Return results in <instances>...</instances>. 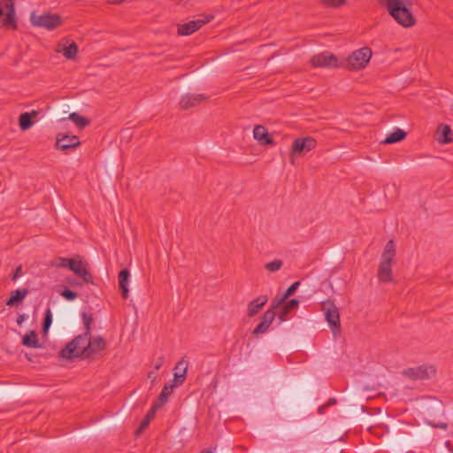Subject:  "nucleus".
Returning a JSON list of instances; mask_svg holds the SVG:
<instances>
[{
  "mask_svg": "<svg viewBox=\"0 0 453 453\" xmlns=\"http://www.w3.org/2000/svg\"><path fill=\"white\" fill-rule=\"evenodd\" d=\"M389 15L403 27L415 26L417 19L412 12V0H380Z\"/></svg>",
  "mask_w": 453,
  "mask_h": 453,
  "instance_id": "1",
  "label": "nucleus"
},
{
  "mask_svg": "<svg viewBox=\"0 0 453 453\" xmlns=\"http://www.w3.org/2000/svg\"><path fill=\"white\" fill-rule=\"evenodd\" d=\"M88 336L80 334L69 342L65 348L59 352V357L72 360L75 357L82 359L89 358L88 349L87 344L88 342Z\"/></svg>",
  "mask_w": 453,
  "mask_h": 453,
  "instance_id": "2",
  "label": "nucleus"
},
{
  "mask_svg": "<svg viewBox=\"0 0 453 453\" xmlns=\"http://www.w3.org/2000/svg\"><path fill=\"white\" fill-rule=\"evenodd\" d=\"M372 54V50L369 47H363L355 50L347 58L346 67L349 71L364 69L369 63Z\"/></svg>",
  "mask_w": 453,
  "mask_h": 453,
  "instance_id": "3",
  "label": "nucleus"
},
{
  "mask_svg": "<svg viewBox=\"0 0 453 453\" xmlns=\"http://www.w3.org/2000/svg\"><path fill=\"white\" fill-rule=\"evenodd\" d=\"M30 21L34 27H42L47 30H54L62 24V19L59 15L50 12L37 15L33 12L30 16Z\"/></svg>",
  "mask_w": 453,
  "mask_h": 453,
  "instance_id": "4",
  "label": "nucleus"
},
{
  "mask_svg": "<svg viewBox=\"0 0 453 453\" xmlns=\"http://www.w3.org/2000/svg\"><path fill=\"white\" fill-rule=\"evenodd\" d=\"M317 146V141L311 136H306L302 138H296L293 141L292 148L289 153L290 163L295 165V160L315 149Z\"/></svg>",
  "mask_w": 453,
  "mask_h": 453,
  "instance_id": "5",
  "label": "nucleus"
},
{
  "mask_svg": "<svg viewBox=\"0 0 453 453\" xmlns=\"http://www.w3.org/2000/svg\"><path fill=\"white\" fill-rule=\"evenodd\" d=\"M322 310L325 312V319L329 324V326L335 335L341 331V321L339 309L335 306L334 302L327 299L321 303Z\"/></svg>",
  "mask_w": 453,
  "mask_h": 453,
  "instance_id": "6",
  "label": "nucleus"
},
{
  "mask_svg": "<svg viewBox=\"0 0 453 453\" xmlns=\"http://www.w3.org/2000/svg\"><path fill=\"white\" fill-rule=\"evenodd\" d=\"M0 26L17 28L14 4L12 0L0 2Z\"/></svg>",
  "mask_w": 453,
  "mask_h": 453,
  "instance_id": "7",
  "label": "nucleus"
},
{
  "mask_svg": "<svg viewBox=\"0 0 453 453\" xmlns=\"http://www.w3.org/2000/svg\"><path fill=\"white\" fill-rule=\"evenodd\" d=\"M200 19L178 25V35H189L214 19L212 14H202Z\"/></svg>",
  "mask_w": 453,
  "mask_h": 453,
  "instance_id": "8",
  "label": "nucleus"
},
{
  "mask_svg": "<svg viewBox=\"0 0 453 453\" xmlns=\"http://www.w3.org/2000/svg\"><path fill=\"white\" fill-rule=\"evenodd\" d=\"M435 369L433 365H420L408 368L403 371V375L411 380H428L435 375Z\"/></svg>",
  "mask_w": 453,
  "mask_h": 453,
  "instance_id": "9",
  "label": "nucleus"
},
{
  "mask_svg": "<svg viewBox=\"0 0 453 453\" xmlns=\"http://www.w3.org/2000/svg\"><path fill=\"white\" fill-rule=\"evenodd\" d=\"M311 64L313 67L334 68L339 66L337 57L328 51L313 56L311 58Z\"/></svg>",
  "mask_w": 453,
  "mask_h": 453,
  "instance_id": "10",
  "label": "nucleus"
},
{
  "mask_svg": "<svg viewBox=\"0 0 453 453\" xmlns=\"http://www.w3.org/2000/svg\"><path fill=\"white\" fill-rule=\"evenodd\" d=\"M80 145L81 142L77 135H69L59 133L56 137V148L62 151L75 149Z\"/></svg>",
  "mask_w": 453,
  "mask_h": 453,
  "instance_id": "11",
  "label": "nucleus"
},
{
  "mask_svg": "<svg viewBox=\"0 0 453 453\" xmlns=\"http://www.w3.org/2000/svg\"><path fill=\"white\" fill-rule=\"evenodd\" d=\"M88 263L82 262L81 260L73 259L72 265H70V270L76 275L81 278L86 283L93 284V277L90 272L88 270Z\"/></svg>",
  "mask_w": 453,
  "mask_h": 453,
  "instance_id": "12",
  "label": "nucleus"
},
{
  "mask_svg": "<svg viewBox=\"0 0 453 453\" xmlns=\"http://www.w3.org/2000/svg\"><path fill=\"white\" fill-rule=\"evenodd\" d=\"M276 317V311L267 310L261 317V322L252 331L253 335L265 334L268 331L270 326Z\"/></svg>",
  "mask_w": 453,
  "mask_h": 453,
  "instance_id": "13",
  "label": "nucleus"
},
{
  "mask_svg": "<svg viewBox=\"0 0 453 453\" xmlns=\"http://www.w3.org/2000/svg\"><path fill=\"white\" fill-rule=\"evenodd\" d=\"M207 99L208 96L203 94H186L180 98V107L182 110H188L202 104Z\"/></svg>",
  "mask_w": 453,
  "mask_h": 453,
  "instance_id": "14",
  "label": "nucleus"
},
{
  "mask_svg": "<svg viewBox=\"0 0 453 453\" xmlns=\"http://www.w3.org/2000/svg\"><path fill=\"white\" fill-rule=\"evenodd\" d=\"M188 364L185 358H181L174 367L173 380L170 381L175 387L180 386L186 380Z\"/></svg>",
  "mask_w": 453,
  "mask_h": 453,
  "instance_id": "15",
  "label": "nucleus"
},
{
  "mask_svg": "<svg viewBox=\"0 0 453 453\" xmlns=\"http://www.w3.org/2000/svg\"><path fill=\"white\" fill-rule=\"evenodd\" d=\"M253 136L254 139L257 140L260 145L266 146L275 144V142L271 137L267 129L264 126H256L253 130Z\"/></svg>",
  "mask_w": 453,
  "mask_h": 453,
  "instance_id": "16",
  "label": "nucleus"
},
{
  "mask_svg": "<svg viewBox=\"0 0 453 453\" xmlns=\"http://www.w3.org/2000/svg\"><path fill=\"white\" fill-rule=\"evenodd\" d=\"M267 296H259L257 298L250 301L247 306V316L253 318L258 311L267 303Z\"/></svg>",
  "mask_w": 453,
  "mask_h": 453,
  "instance_id": "17",
  "label": "nucleus"
},
{
  "mask_svg": "<svg viewBox=\"0 0 453 453\" xmlns=\"http://www.w3.org/2000/svg\"><path fill=\"white\" fill-rule=\"evenodd\" d=\"M377 277L380 282H391L393 280L392 264H386L380 262L378 268Z\"/></svg>",
  "mask_w": 453,
  "mask_h": 453,
  "instance_id": "18",
  "label": "nucleus"
},
{
  "mask_svg": "<svg viewBox=\"0 0 453 453\" xmlns=\"http://www.w3.org/2000/svg\"><path fill=\"white\" fill-rule=\"evenodd\" d=\"M129 271L127 269H122L119 273V288L121 292V296L124 299H127L129 296V289L127 288L129 281Z\"/></svg>",
  "mask_w": 453,
  "mask_h": 453,
  "instance_id": "19",
  "label": "nucleus"
},
{
  "mask_svg": "<svg viewBox=\"0 0 453 453\" xmlns=\"http://www.w3.org/2000/svg\"><path fill=\"white\" fill-rule=\"evenodd\" d=\"M396 255L395 244L393 240H389L381 254V263L392 264Z\"/></svg>",
  "mask_w": 453,
  "mask_h": 453,
  "instance_id": "20",
  "label": "nucleus"
},
{
  "mask_svg": "<svg viewBox=\"0 0 453 453\" xmlns=\"http://www.w3.org/2000/svg\"><path fill=\"white\" fill-rule=\"evenodd\" d=\"M87 348L88 349L89 357L97 351L103 350L106 347L105 340L102 336H96L93 339L88 337Z\"/></svg>",
  "mask_w": 453,
  "mask_h": 453,
  "instance_id": "21",
  "label": "nucleus"
},
{
  "mask_svg": "<svg viewBox=\"0 0 453 453\" xmlns=\"http://www.w3.org/2000/svg\"><path fill=\"white\" fill-rule=\"evenodd\" d=\"M27 295V288L16 289L11 293L9 299L6 301V305L11 307L19 305Z\"/></svg>",
  "mask_w": 453,
  "mask_h": 453,
  "instance_id": "22",
  "label": "nucleus"
},
{
  "mask_svg": "<svg viewBox=\"0 0 453 453\" xmlns=\"http://www.w3.org/2000/svg\"><path fill=\"white\" fill-rule=\"evenodd\" d=\"M38 115V111L33 110L31 112H23L19 117V128L22 131L28 130L34 124L32 120V117H35Z\"/></svg>",
  "mask_w": 453,
  "mask_h": 453,
  "instance_id": "23",
  "label": "nucleus"
},
{
  "mask_svg": "<svg viewBox=\"0 0 453 453\" xmlns=\"http://www.w3.org/2000/svg\"><path fill=\"white\" fill-rule=\"evenodd\" d=\"M437 133H438L437 140H438L439 143L445 144V143H449L453 141V138L451 137V135L453 134V132L449 126L445 125V124H441L438 127Z\"/></svg>",
  "mask_w": 453,
  "mask_h": 453,
  "instance_id": "24",
  "label": "nucleus"
},
{
  "mask_svg": "<svg viewBox=\"0 0 453 453\" xmlns=\"http://www.w3.org/2000/svg\"><path fill=\"white\" fill-rule=\"evenodd\" d=\"M174 388H176L175 385L172 384L171 382L165 383L161 393L154 403H156L160 407H163L168 402Z\"/></svg>",
  "mask_w": 453,
  "mask_h": 453,
  "instance_id": "25",
  "label": "nucleus"
},
{
  "mask_svg": "<svg viewBox=\"0 0 453 453\" xmlns=\"http://www.w3.org/2000/svg\"><path fill=\"white\" fill-rule=\"evenodd\" d=\"M298 304L299 300L297 299H291L288 303L285 302L278 315L280 321H286L288 314L290 313L294 309H296L298 306Z\"/></svg>",
  "mask_w": 453,
  "mask_h": 453,
  "instance_id": "26",
  "label": "nucleus"
},
{
  "mask_svg": "<svg viewBox=\"0 0 453 453\" xmlns=\"http://www.w3.org/2000/svg\"><path fill=\"white\" fill-rule=\"evenodd\" d=\"M21 343L28 348L37 349L41 347L37 339V333L34 330H30L22 337Z\"/></svg>",
  "mask_w": 453,
  "mask_h": 453,
  "instance_id": "27",
  "label": "nucleus"
},
{
  "mask_svg": "<svg viewBox=\"0 0 453 453\" xmlns=\"http://www.w3.org/2000/svg\"><path fill=\"white\" fill-rule=\"evenodd\" d=\"M58 51L61 52L67 59H73L78 52V46L75 42H71L68 45L58 44Z\"/></svg>",
  "mask_w": 453,
  "mask_h": 453,
  "instance_id": "28",
  "label": "nucleus"
},
{
  "mask_svg": "<svg viewBox=\"0 0 453 453\" xmlns=\"http://www.w3.org/2000/svg\"><path fill=\"white\" fill-rule=\"evenodd\" d=\"M406 136H407V133L404 130H403L401 128H396L393 133L389 134L384 141H382V143L383 144L396 143V142H399L403 141V139H405Z\"/></svg>",
  "mask_w": 453,
  "mask_h": 453,
  "instance_id": "29",
  "label": "nucleus"
},
{
  "mask_svg": "<svg viewBox=\"0 0 453 453\" xmlns=\"http://www.w3.org/2000/svg\"><path fill=\"white\" fill-rule=\"evenodd\" d=\"M67 119L74 122V124L80 128H83L89 124V120L88 119L81 116L77 112L70 113Z\"/></svg>",
  "mask_w": 453,
  "mask_h": 453,
  "instance_id": "30",
  "label": "nucleus"
},
{
  "mask_svg": "<svg viewBox=\"0 0 453 453\" xmlns=\"http://www.w3.org/2000/svg\"><path fill=\"white\" fill-rule=\"evenodd\" d=\"M52 324V313L50 309L45 311L44 318L42 324V332L43 334H47L49 329Z\"/></svg>",
  "mask_w": 453,
  "mask_h": 453,
  "instance_id": "31",
  "label": "nucleus"
},
{
  "mask_svg": "<svg viewBox=\"0 0 453 453\" xmlns=\"http://www.w3.org/2000/svg\"><path fill=\"white\" fill-rule=\"evenodd\" d=\"M81 319L85 326V332L83 334L90 336L91 324L93 322L92 314L83 311L81 313Z\"/></svg>",
  "mask_w": 453,
  "mask_h": 453,
  "instance_id": "32",
  "label": "nucleus"
},
{
  "mask_svg": "<svg viewBox=\"0 0 453 453\" xmlns=\"http://www.w3.org/2000/svg\"><path fill=\"white\" fill-rule=\"evenodd\" d=\"M288 298H285V295H277L272 301L271 307L268 310H273V311H276L282 304L285 303L286 300Z\"/></svg>",
  "mask_w": 453,
  "mask_h": 453,
  "instance_id": "33",
  "label": "nucleus"
},
{
  "mask_svg": "<svg viewBox=\"0 0 453 453\" xmlns=\"http://www.w3.org/2000/svg\"><path fill=\"white\" fill-rule=\"evenodd\" d=\"M73 258H66V257H58L53 262L52 265L56 267H63V268H70V265H72Z\"/></svg>",
  "mask_w": 453,
  "mask_h": 453,
  "instance_id": "34",
  "label": "nucleus"
},
{
  "mask_svg": "<svg viewBox=\"0 0 453 453\" xmlns=\"http://www.w3.org/2000/svg\"><path fill=\"white\" fill-rule=\"evenodd\" d=\"M282 265L283 262L281 260L275 259L273 261L266 263L265 265V268L271 273H274L279 271L282 267Z\"/></svg>",
  "mask_w": 453,
  "mask_h": 453,
  "instance_id": "35",
  "label": "nucleus"
},
{
  "mask_svg": "<svg viewBox=\"0 0 453 453\" xmlns=\"http://www.w3.org/2000/svg\"><path fill=\"white\" fill-rule=\"evenodd\" d=\"M60 295L68 301H73L78 296V294L76 292L69 288H65L64 290H62L60 292Z\"/></svg>",
  "mask_w": 453,
  "mask_h": 453,
  "instance_id": "36",
  "label": "nucleus"
},
{
  "mask_svg": "<svg viewBox=\"0 0 453 453\" xmlns=\"http://www.w3.org/2000/svg\"><path fill=\"white\" fill-rule=\"evenodd\" d=\"M299 286H300V281H296L291 286H289L284 293L285 298H288L291 296H293Z\"/></svg>",
  "mask_w": 453,
  "mask_h": 453,
  "instance_id": "37",
  "label": "nucleus"
},
{
  "mask_svg": "<svg viewBox=\"0 0 453 453\" xmlns=\"http://www.w3.org/2000/svg\"><path fill=\"white\" fill-rule=\"evenodd\" d=\"M150 421L149 418H144L141 423L139 427L135 430V435L139 436L142 432L149 426Z\"/></svg>",
  "mask_w": 453,
  "mask_h": 453,
  "instance_id": "38",
  "label": "nucleus"
},
{
  "mask_svg": "<svg viewBox=\"0 0 453 453\" xmlns=\"http://www.w3.org/2000/svg\"><path fill=\"white\" fill-rule=\"evenodd\" d=\"M162 407H160L159 405H157L156 403H153L151 409L148 411V413L146 414L145 418H149L150 421L151 422V420L154 418V416H155V413L157 410L161 409Z\"/></svg>",
  "mask_w": 453,
  "mask_h": 453,
  "instance_id": "39",
  "label": "nucleus"
},
{
  "mask_svg": "<svg viewBox=\"0 0 453 453\" xmlns=\"http://www.w3.org/2000/svg\"><path fill=\"white\" fill-rule=\"evenodd\" d=\"M346 0H324V4L328 6L338 7L342 5Z\"/></svg>",
  "mask_w": 453,
  "mask_h": 453,
  "instance_id": "40",
  "label": "nucleus"
},
{
  "mask_svg": "<svg viewBox=\"0 0 453 453\" xmlns=\"http://www.w3.org/2000/svg\"><path fill=\"white\" fill-rule=\"evenodd\" d=\"M22 273V267L19 265L15 272L13 273V275L12 277V280H16Z\"/></svg>",
  "mask_w": 453,
  "mask_h": 453,
  "instance_id": "41",
  "label": "nucleus"
},
{
  "mask_svg": "<svg viewBox=\"0 0 453 453\" xmlns=\"http://www.w3.org/2000/svg\"><path fill=\"white\" fill-rule=\"evenodd\" d=\"M157 378V374L155 371H150L148 372V379H150L152 383H154L156 381Z\"/></svg>",
  "mask_w": 453,
  "mask_h": 453,
  "instance_id": "42",
  "label": "nucleus"
},
{
  "mask_svg": "<svg viewBox=\"0 0 453 453\" xmlns=\"http://www.w3.org/2000/svg\"><path fill=\"white\" fill-rule=\"evenodd\" d=\"M27 316L26 314H20L18 318H17V324L19 326H21L22 323L27 319Z\"/></svg>",
  "mask_w": 453,
  "mask_h": 453,
  "instance_id": "43",
  "label": "nucleus"
},
{
  "mask_svg": "<svg viewBox=\"0 0 453 453\" xmlns=\"http://www.w3.org/2000/svg\"><path fill=\"white\" fill-rule=\"evenodd\" d=\"M164 363V357H158L157 363L155 364V370H159L160 367L163 365Z\"/></svg>",
  "mask_w": 453,
  "mask_h": 453,
  "instance_id": "44",
  "label": "nucleus"
},
{
  "mask_svg": "<svg viewBox=\"0 0 453 453\" xmlns=\"http://www.w3.org/2000/svg\"><path fill=\"white\" fill-rule=\"evenodd\" d=\"M335 403H336V400L334 398H330L325 405H326V407H327V406H330V405H333Z\"/></svg>",
  "mask_w": 453,
  "mask_h": 453,
  "instance_id": "45",
  "label": "nucleus"
},
{
  "mask_svg": "<svg viewBox=\"0 0 453 453\" xmlns=\"http://www.w3.org/2000/svg\"><path fill=\"white\" fill-rule=\"evenodd\" d=\"M326 405H325V404H323V405L319 406V409H318V412H319V414H323V413H324V411H325V409H326Z\"/></svg>",
  "mask_w": 453,
  "mask_h": 453,
  "instance_id": "46",
  "label": "nucleus"
},
{
  "mask_svg": "<svg viewBox=\"0 0 453 453\" xmlns=\"http://www.w3.org/2000/svg\"><path fill=\"white\" fill-rule=\"evenodd\" d=\"M124 0H108V2L110 4H120L122 3Z\"/></svg>",
  "mask_w": 453,
  "mask_h": 453,
  "instance_id": "47",
  "label": "nucleus"
},
{
  "mask_svg": "<svg viewBox=\"0 0 453 453\" xmlns=\"http://www.w3.org/2000/svg\"><path fill=\"white\" fill-rule=\"evenodd\" d=\"M437 426V427H440V428H443V429H445V428H447V424H446V423H441V424H440V425H438V426Z\"/></svg>",
  "mask_w": 453,
  "mask_h": 453,
  "instance_id": "48",
  "label": "nucleus"
},
{
  "mask_svg": "<svg viewBox=\"0 0 453 453\" xmlns=\"http://www.w3.org/2000/svg\"><path fill=\"white\" fill-rule=\"evenodd\" d=\"M70 284H72L73 286H75L76 283L74 282V280H72V281H69Z\"/></svg>",
  "mask_w": 453,
  "mask_h": 453,
  "instance_id": "49",
  "label": "nucleus"
},
{
  "mask_svg": "<svg viewBox=\"0 0 453 453\" xmlns=\"http://www.w3.org/2000/svg\"><path fill=\"white\" fill-rule=\"evenodd\" d=\"M204 453H213L211 449H207Z\"/></svg>",
  "mask_w": 453,
  "mask_h": 453,
  "instance_id": "50",
  "label": "nucleus"
}]
</instances>
